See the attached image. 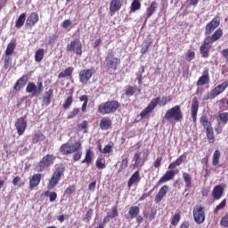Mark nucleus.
<instances>
[{
    "label": "nucleus",
    "mask_w": 228,
    "mask_h": 228,
    "mask_svg": "<svg viewBox=\"0 0 228 228\" xmlns=\"http://www.w3.org/2000/svg\"><path fill=\"white\" fill-rule=\"evenodd\" d=\"M12 65V58L10 56L6 55L4 59V69H8Z\"/></svg>",
    "instance_id": "603ef678"
},
{
    "label": "nucleus",
    "mask_w": 228,
    "mask_h": 228,
    "mask_svg": "<svg viewBox=\"0 0 228 228\" xmlns=\"http://www.w3.org/2000/svg\"><path fill=\"white\" fill-rule=\"evenodd\" d=\"M228 86V82H223L222 84L216 86L210 94H208V99H215L220 94H223L225 91V88Z\"/></svg>",
    "instance_id": "9d476101"
},
{
    "label": "nucleus",
    "mask_w": 228,
    "mask_h": 228,
    "mask_svg": "<svg viewBox=\"0 0 228 228\" xmlns=\"http://www.w3.org/2000/svg\"><path fill=\"white\" fill-rule=\"evenodd\" d=\"M162 158L161 157H158L155 163H154V167L155 168H159V167H161V161H162Z\"/></svg>",
    "instance_id": "0e129e2a"
},
{
    "label": "nucleus",
    "mask_w": 228,
    "mask_h": 228,
    "mask_svg": "<svg viewBox=\"0 0 228 228\" xmlns=\"http://www.w3.org/2000/svg\"><path fill=\"white\" fill-rule=\"evenodd\" d=\"M44 49H39L36 52V54H35V60L37 62H40L42 60H44Z\"/></svg>",
    "instance_id": "4c0bfd02"
},
{
    "label": "nucleus",
    "mask_w": 228,
    "mask_h": 228,
    "mask_svg": "<svg viewBox=\"0 0 228 228\" xmlns=\"http://www.w3.org/2000/svg\"><path fill=\"white\" fill-rule=\"evenodd\" d=\"M110 218H115L118 216V210L117 209V207L112 208V212L108 214Z\"/></svg>",
    "instance_id": "864d4df0"
},
{
    "label": "nucleus",
    "mask_w": 228,
    "mask_h": 228,
    "mask_svg": "<svg viewBox=\"0 0 228 228\" xmlns=\"http://www.w3.org/2000/svg\"><path fill=\"white\" fill-rule=\"evenodd\" d=\"M211 47L202 45L200 48L202 58H209V50Z\"/></svg>",
    "instance_id": "bb28decb"
},
{
    "label": "nucleus",
    "mask_w": 228,
    "mask_h": 228,
    "mask_svg": "<svg viewBox=\"0 0 228 228\" xmlns=\"http://www.w3.org/2000/svg\"><path fill=\"white\" fill-rule=\"evenodd\" d=\"M126 95H133L136 94V87H128L126 91Z\"/></svg>",
    "instance_id": "4d7b16f0"
},
{
    "label": "nucleus",
    "mask_w": 228,
    "mask_h": 228,
    "mask_svg": "<svg viewBox=\"0 0 228 228\" xmlns=\"http://www.w3.org/2000/svg\"><path fill=\"white\" fill-rule=\"evenodd\" d=\"M138 181H140V172L136 171L128 181V188H131L134 183H138Z\"/></svg>",
    "instance_id": "b1692460"
},
{
    "label": "nucleus",
    "mask_w": 228,
    "mask_h": 228,
    "mask_svg": "<svg viewBox=\"0 0 228 228\" xmlns=\"http://www.w3.org/2000/svg\"><path fill=\"white\" fill-rule=\"evenodd\" d=\"M172 101L170 96H163L161 99L157 97L153 99L151 103L141 112V117H146L148 113H151V110H154L159 104V106H166L167 102Z\"/></svg>",
    "instance_id": "f257e3e1"
},
{
    "label": "nucleus",
    "mask_w": 228,
    "mask_h": 228,
    "mask_svg": "<svg viewBox=\"0 0 228 228\" xmlns=\"http://www.w3.org/2000/svg\"><path fill=\"white\" fill-rule=\"evenodd\" d=\"M207 138L209 141V143H213L215 142V133L213 132V128L207 130Z\"/></svg>",
    "instance_id": "a19ab883"
},
{
    "label": "nucleus",
    "mask_w": 228,
    "mask_h": 228,
    "mask_svg": "<svg viewBox=\"0 0 228 228\" xmlns=\"http://www.w3.org/2000/svg\"><path fill=\"white\" fill-rule=\"evenodd\" d=\"M45 140V135L42 133H37L34 135L32 142L33 143H40V142H44Z\"/></svg>",
    "instance_id": "2f4dec72"
},
{
    "label": "nucleus",
    "mask_w": 228,
    "mask_h": 228,
    "mask_svg": "<svg viewBox=\"0 0 228 228\" xmlns=\"http://www.w3.org/2000/svg\"><path fill=\"white\" fill-rule=\"evenodd\" d=\"M96 167L100 170H102V169L106 168V164H104V162L102 161V159H99L96 160Z\"/></svg>",
    "instance_id": "09e8293b"
},
{
    "label": "nucleus",
    "mask_w": 228,
    "mask_h": 228,
    "mask_svg": "<svg viewBox=\"0 0 228 228\" xmlns=\"http://www.w3.org/2000/svg\"><path fill=\"white\" fill-rule=\"evenodd\" d=\"M100 127H101V129H102L104 131H108V129H110V127H111V119L103 118L101 120Z\"/></svg>",
    "instance_id": "4be33fe9"
},
{
    "label": "nucleus",
    "mask_w": 228,
    "mask_h": 228,
    "mask_svg": "<svg viewBox=\"0 0 228 228\" xmlns=\"http://www.w3.org/2000/svg\"><path fill=\"white\" fill-rule=\"evenodd\" d=\"M222 35H224L222 28H217L210 37H212V41L216 42L222 38Z\"/></svg>",
    "instance_id": "7c9ffc66"
},
{
    "label": "nucleus",
    "mask_w": 228,
    "mask_h": 228,
    "mask_svg": "<svg viewBox=\"0 0 228 228\" xmlns=\"http://www.w3.org/2000/svg\"><path fill=\"white\" fill-rule=\"evenodd\" d=\"M50 202H54V200H56V199H58V194H56V192H50Z\"/></svg>",
    "instance_id": "69168bd1"
},
{
    "label": "nucleus",
    "mask_w": 228,
    "mask_h": 228,
    "mask_svg": "<svg viewBox=\"0 0 228 228\" xmlns=\"http://www.w3.org/2000/svg\"><path fill=\"white\" fill-rule=\"evenodd\" d=\"M82 163H87V165H89V163H92V151L88 150L86 153V158L84 160H82Z\"/></svg>",
    "instance_id": "79ce46f5"
},
{
    "label": "nucleus",
    "mask_w": 228,
    "mask_h": 228,
    "mask_svg": "<svg viewBox=\"0 0 228 228\" xmlns=\"http://www.w3.org/2000/svg\"><path fill=\"white\" fill-rule=\"evenodd\" d=\"M128 213L132 219L136 218V216H138V213H140V208H138L137 206H133L129 208Z\"/></svg>",
    "instance_id": "c85d7f7f"
},
{
    "label": "nucleus",
    "mask_w": 228,
    "mask_h": 228,
    "mask_svg": "<svg viewBox=\"0 0 228 228\" xmlns=\"http://www.w3.org/2000/svg\"><path fill=\"white\" fill-rule=\"evenodd\" d=\"M164 120H170L174 118L176 122H181L183 120V111L181 110V106L175 105V107L167 110Z\"/></svg>",
    "instance_id": "f03ea898"
},
{
    "label": "nucleus",
    "mask_w": 228,
    "mask_h": 228,
    "mask_svg": "<svg viewBox=\"0 0 228 228\" xmlns=\"http://www.w3.org/2000/svg\"><path fill=\"white\" fill-rule=\"evenodd\" d=\"M127 163H128L127 159H123V160L121 161V165H120L121 170L127 168Z\"/></svg>",
    "instance_id": "680f3d73"
},
{
    "label": "nucleus",
    "mask_w": 228,
    "mask_h": 228,
    "mask_svg": "<svg viewBox=\"0 0 228 228\" xmlns=\"http://www.w3.org/2000/svg\"><path fill=\"white\" fill-rule=\"evenodd\" d=\"M179 220H181V215L175 214L171 221L172 225H177Z\"/></svg>",
    "instance_id": "3c124183"
},
{
    "label": "nucleus",
    "mask_w": 228,
    "mask_h": 228,
    "mask_svg": "<svg viewBox=\"0 0 228 228\" xmlns=\"http://www.w3.org/2000/svg\"><path fill=\"white\" fill-rule=\"evenodd\" d=\"M82 156H83V148L81 147V142H80L79 148L73 152V160L79 161Z\"/></svg>",
    "instance_id": "393cba45"
},
{
    "label": "nucleus",
    "mask_w": 228,
    "mask_h": 228,
    "mask_svg": "<svg viewBox=\"0 0 228 228\" xmlns=\"http://www.w3.org/2000/svg\"><path fill=\"white\" fill-rule=\"evenodd\" d=\"M174 175H175V172L174 170H169L159 179V183H167V181L174 179Z\"/></svg>",
    "instance_id": "412c9836"
},
{
    "label": "nucleus",
    "mask_w": 228,
    "mask_h": 228,
    "mask_svg": "<svg viewBox=\"0 0 228 228\" xmlns=\"http://www.w3.org/2000/svg\"><path fill=\"white\" fill-rule=\"evenodd\" d=\"M222 195H224V187L222 185H216L212 191V197L215 200H220L222 199Z\"/></svg>",
    "instance_id": "a211bd4d"
},
{
    "label": "nucleus",
    "mask_w": 228,
    "mask_h": 228,
    "mask_svg": "<svg viewBox=\"0 0 228 228\" xmlns=\"http://www.w3.org/2000/svg\"><path fill=\"white\" fill-rule=\"evenodd\" d=\"M220 26V20H218L216 18L213 19L208 24H207L205 28V34L207 37H209L213 31H215L216 28Z\"/></svg>",
    "instance_id": "ddd939ff"
},
{
    "label": "nucleus",
    "mask_w": 228,
    "mask_h": 228,
    "mask_svg": "<svg viewBox=\"0 0 228 228\" xmlns=\"http://www.w3.org/2000/svg\"><path fill=\"white\" fill-rule=\"evenodd\" d=\"M219 119L223 124H227L228 121V112H224L219 115Z\"/></svg>",
    "instance_id": "a18cd8bd"
},
{
    "label": "nucleus",
    "mask_w": 228,
    "mask_h": 228,
    "mask_svg": "<svg viewBox=\"0 0 228 228\" xmlns=\"http://www.w3.org/2000/svg\"><path fill=\"white\" fill-rule=\"evenodd\" d=\"M213 42L215 41H213V38L211 37H207L204 40L203 45L211 48V44H213Z\"/></svg>",
    "instance_id": "8fccbe9b"
},
{
    "label": "nucleus",
    "mask_w": 228,
    "mask_h": 228,
    "mask_svg": "<svg viewBox=\"0 0 228 228\" xmlns=\"http://www.w3.org/2000/svg\"><path fill=\"white\" fill-rule=\"evenodd\" d=\"M26 92L32 94V95H37V86L34 83L29 82L27 86Z\"/></svg>",
    "instance_id": "72a5a7b5"
},
{
    "label": "nucleus",
    "mask_w": 228,
    "mask_h": 228,
    "mask_svg": "<svg viewBox=\"0 0 228 228\" xmlns=\"http://www.w3.org/2000/svg\"><path fill=\"white\" fill-rule=\"evenodd\" d=\"M26 121L24 118H20L15 123L16 129L18 131V134H24V131H26Z\"/></svg>",
    "instance_id": "dca6fc26"
},
{
    "label": "nucleus",
    "mask_w": 228,
    "mask_h": 228,
    "mask_svg": "<svg viewBox=\"0 0 228 228\" xmlns=\"http://www.w3.org/2000/svg\"><path fill=\"white\" fill-rule=\"evenodd\" d=\"M116 110H118V102L110 101L106 102L99 106L98 111L102 115H110V113H115Z\"/></svg>",
    "instance_id": "7ed1b4c3"
},
{
    "label": "nucleus",
    "mask_w": 228,
    "mask_h": 228,
    "mask_svg": "<svg viewBox=\"0 0 228 228\" xmlns=\"http://www.w3.org/2000/svg\"><path fill=\"white\" fill-rule=\"evenodd\" d=\"M120 63V61L113 55V53H109L106 57V65L108 69H117V65Z\"/></svg>",
    "instance_id": "f8f14e48"
},
{
    "label": "nucleus",
    "mask_w": 228,
    "mask_h": 228,
    "mask_svg": "<svg viewBox=\"0 0 228 228\" xmlns=\"http://www.w3.org/2000/svg\"><path fill=\"white\" fill-rule=\"evenodd\" d=\"M111 152V145L108 144L103 148V151H102V154H110Z\"/></svg>",
    "instance_id": "e2e57ef3"
},
{
    "label": "nucleus",
    "mask_w": 228,
    "mask_h": 228,
    "mask_svg": "<svg viewBox=\"0 0 228 228\" xmlns=\"http://www.w3.org/2000/svg\"><path fill=\"white\" fill-rule=\"evenodd\" d=\"M208 83H209V76L208 74H204L199 78L197 86H203V85H206Z\"/></svg>",
    "instance_id": "cd10ccee"
},
{
    "label": "nucleus",
    "mask_w": 228,
    "mask_h": 228,
    "mask_svg": "<svg viewBox=\"0 0 228 228\" xmlns=\"http://www.w3.org/2000/svg\"><path fill=\"white\" fill-rule=\"evenodd\" d=\"M140 6H142L140 2L138 0H134L131 5L132 12H136V10H140Z\"/></svg>",
    "instance_id": "37998d69"
},
{
    "label": "nucleus",
    "mask_w": 228,
    "mask_h": 228,
    "mask_svg": "<svg viewBox=\"0 0 228 228\" xmlns=\"http://www.w3.org/2000/svg\"><path fill=\"white\" fill-rule=\"evenodd\" d=\"M40 181H42V175L36 174L32 175L29 181L30 189L33 190V188H37V186L40 184Z\"/></svg>",
    "instance_id": "6ab92c4d"
},
{
    "label": "nucleus",
    "mask_w": 228,
    "mask_h": 228,
    "mask_svg": "<svg viewBox=\"0 0 228 228\" xmlns=\"http://www.w3.org/2000/svg\"><path fill=\"white\" fill-rule=\"evenodd\" d=\"M183 177L186 188H191V175H190L188 173H183Z\"/></svg>",
    "instance_id": "f704fd0d"
},
{
    "label": "nucleus",
    "mask_w": 228,
    "mask_h": 228,
    "mask_svg": "<svg viewBox=\"0 0 228 228\" xmlns=\"http://www.w3.org/2000/svg\"><path fill=\"white\" fill-rule=\"evenodd\" d=\"M24 22H26V13H21L16 20L15 28H22V26H24Z\"/></svg>",
    "instance_id": "a878e982"
},
{
    "label": "nucleus",
    "mask_w": 228,
    "mask_h": 228,
    "mask_svg": "<svg viewBox=\"0 0 228 228\" xmlns=\"http://www.w3.org/2000/svg\"><path fill=\"white\" fill-rule=\"evenodd\" d=\"M74 70V68H67L64 71L61 72L58 76L59 78L61 77H69V76H72V72Z\"/></svg>",
    "instance_id": "473e14b6"
},
{
    "label": "nucleus",
    "mask_w": 228,
    "mask_h": 228,
    "mask_svg": "<svg viewBox=\"0 0 228 228\" xmlns=\"http://www.w3.org/2000/svg\"><path fill=\"white\" fill-rule=\"evenodd\" d=\"M77 113H79V109H74L70 114L68 116V118H74V117H76V115H77Z\"/></svg>",
    "instance_id": "bf43d9fd"
},
{
    "label": "nucleus",
    "mask_w": 228,
    "mask_h": 228,
    "mask_svg": "<svg viewBox=\"0 0 228 228\" xmlns=\"http://www.w3.org/2000/svg\"><path fill=\"white\" fill-rule=\"evenodd\" d=\"M198 111H199V102L197 101V98H193L191 102V117H192L193 122L197 121Z\"/></svg>",
    "instance_id": "aec40b11"
},
{
    "label": "nucleus",
    "mask_w": 228,
    "mask_h": 228,
    "mask_svg": "<svg viewBox=\"0 0 228 228\" xmlns=\"http://www.w3.org/2000/svg\"><path fill=\"white\" fill-rule=\"evenodd\" d=\"M53 98V89H49L43 97L44 104H49L51 102V99Z\"/></svg>",
    "instance_id": "c756f323"
},
{
    "label": "nucleus",
    "mask_w": 228,
    "mask_h": 228,
    "mask_svg": "<svg viewBox=\"0 0 228 228\" xmlns=\"http://www.w3.org/2000/svg\"><path fill=\"white\" fill-rule=\"evenodd\" d=\"M61 174H63V168L58 167L55 172L53 173L49 184H48V189L53 190L56 184H58V182L61 178Z\"/></svg>",
    "instance_id": "1a4fd4ad"
},
{
    "label": "nucleus",
    "mask_w": 228,
    "mask_h": 228,
    "mask_svg": "<svg viewBox=\"0 0 228 228\" xmlns=\"http://www.w3.org/2000/svg\"><path fill=\"white\" fill-rule=\"evenodd\" d=\"M81 47V41H79V39H75L73 42L67 45V51L69 53L73 52L77 53L78 56H81V54H83Z\"/></svg>",
    "instance_id": "6e6552de"
},
{
    "label": "nucleus",
    "mask_w": 228,
    "mask_h": 228,
    "mask_svg": "<svg viewBox=\"0 0 228 228\" xmlns=\"http://www.w3.org/2000/svg\"><path fill=\"white\" fill-rule=\"evenodd\" d=\"M221 225L228 228V216H225L221 220Z\"/></svg>",
    "instance_id": "13d9d810"
},
{
    "label": "nucleus",
    "mask_w": 228,
    "mask_h": 228,
    "mask_svg": "<svg viewBox=\"0 0 228 228\" xmlns=\"http://www.w3.org/2000/svg\"><path fill=\"white\" fill-rule=\"evenodd\" d=\"M42 92H44V86H43L42 82H38L36 95H40V94H42Z\"/></svg>",
    "instance_id": "6e6d98bb"
},
{
    "label": "nucleus",
    "mask_w": 228,
    "mask_h": 228,
    "mask_svg": "<svg viewBox=\"0 0 228 228\" xmlns=\"http://www.w3.org/2000/svg\"><path fill=\"white\" fill-rule=\"evenodd\" d=\"M167 193H168V186L164 185L160 188L157 195L155 196V202L159 204V202H161L163 200L164 197H167Z\"/></svg>",
    "instance_id": "4468645a"
},
{
    "label": "nucleus",
    "mask_w": 228,
    "mask_h": 228,
    "mask_svg": "<svg viewBox=\"0 0 228 228\" xmlns=\"http://www.w3.org/2000/svg\"><path fill=\"white\" fill-rule=\"evenodd\" d=\"M72 104V96H69L66 99V102H64V104L62 105V108L64 110H69V108H70V105Z\"/></svg>",
    "instance_id": "c03bdc74"
},
{
    "label": "nucleus",
    "mask_w": 228,
    "mask_h": 228,
    "mask_svg": "<svg viewBox=\"0 0 228 228\" xmlns=\"http://www.w3.org/2000/svg\"><path fill=\"white\" fill-rule=\"evenodd\" d=\"M13 186H22V181L20 180V176H15L12 180Z\"/></svg>",
    "instance_id": "de8ad7c7"
},
{
    "label": "nucleus",
    "mask_w": 228,
    "mask_h": 228,
    "mask_svg": "<svg viewBox=\"0 0 228 228\" xmlns=\"http://www.w3.org/2000/svg\"><path fill=\"white\" fill-rule=\"evenodd\" d=\"M122 8V0H112L110 5V12L111 15L116 12H118Z\"/></svg>",
    "instance_id": "f3484780"
},
{
    "label": "nucleus",
    "mask_w": 228,
    "mask_h": 228,
    "mask_svg": "<svg viewBox=\"0 0 228 228\" xmlns=\"http://www.w3.org/2000/svg\"><path fill=\"white\" fill-rule=\"evenodd\" d=\"M181 163H183V157H179L175 161L172 162L168 168L169 169H174L175 168V167H179V165H181Z\"/></svg>",
    "instance_id": "ea45409f"
},
{
    "label": "nucleus",
    "mask_w": 228,
    "mask_h": 228,
    "mask_svg": "<svg viewBox=\"0 0 228 228\" xmlns=\"http://www.w3.org/2000/svg\"><path fill=\"white\" fill-rule=\"evenodd\" d=\"M202 126L204 127V129H206V131H209L211 129H213V126H211V122L207 121V123H202Z\"/></svg>",
    "instance_id": "052dcab7"
},
{
    "label": "nucleus",
    "mask_w": 228,
    "mask_h": 228,
    "mask_svg": "<svg viewBox=\"0 0 228 228\" xmlns=\"http://www.w3.org/2000/svg\"><path fill=\"white\" fill-rule=\"evenodd\" d=\"M220 156H221L220 151L216 150L215 152H214L213 160H212V163H213L214 167H216V165H218Z\"/></svg>",
    "instance_id": "e433bc0d"
},
{
    "label": "nucleus",
    "mask_w": 228,
    "mask_h": 228,
    "mask_svg": "<svg viewBox=\"0 0 228 228\" xmlns=\"http://www.w3.org/2000/svg\"><path fill=\"white\" fill-rule=\"evenodd\" d=\"M186 56H187V61H191V60H193V58H195V52L189 50L186 53Z\"/></svg>",
    "instance_id": "5fc2aeb1"
},
{
    "label": "nucleus",
    "mask_w": 228,
    "mask_h": 228,
    "mask_svg": "<svg viewBox=\"0 0 228 228\" xmlns=\"http://www.w3.org/2000/svg\"><path fill=\"white\" fill-rule=\"evenodd\" d=\"M26 83H28V77L27 76L21 77L14 85V90H20V88H22V86H24Z\"/></svg>",
    "instance_id": "5701e85b"
},
{
    "label": "nucleus",
    "mask_w": 228,
    "mask_h": 228,
    "mask_svg": "<svg viewBox=\"0 0 228 228\" xmlns=\"http://www.w3.org/2000/svg\"><path fill=\"white\" fill-rule=\"evenodd\" d=\"M225 204H227V201L224 200L219 205H217L214 210L215 213H218L220 209H224L225 208Z\"/></svg>",
    "instance_id": "49530a36"
},
{
    "label": "nucleus",
    "mask_w": 228,
    "mask_h": 228,
    "mask_svg": "<svg viewBox=\"0 0 228 228\" xmlns=\"http://www.w3.org/2000/svg\"><path fill=\"white\" fill-rule=\"evenodd\" d=\"M147 158H149V151L147 150L142 151V152H135L134 155V167H143L145 161H147Z\"/></svg>",
    "instance_id": "423d86ee"
},
{
    "label": "nucleus",
    "mask_w": 228,
    "mask_h": 228,
    "mask_svg": "<svg viewBox=\"0 0 228 228\" xmlns=\"http://www.w3.org/2000/svg\"><path fill=\"white\" fill-rule=\"evenodd\" d=\"M80 143L81 142H76L75 143H71V144L69 142H66L61 146L60 151L64 156H67L69 154H74V152H76V151L79 149Z\"/></svg>",
    "instance_id": "39448f33"
},
{
    "label": "nucleus",
    "mask_w": 228,
    "mask_h": 228,
    "mask_svg": "<svg viewBox=\"0 0 228 228\" xmlns=\"http://www.w3.org/2000/svg\"><path fill=\"white\" fill-rule=\"evenodd\" d=\"M54 155L47 154L42 160L36 166V172H44L45 168L51 167L54 163Z\"/></svg>",
    "instance_id": "20e7f679"
},
{
    "label": "nucleus",
    "mask_w": 228,
    "mask_h": 228,
    "mask_svg": "<svg viewBox=\"0 0 228 228\" xmlns=\"http://www.w3.org/2000/svg\"><path fill=\"white\" fill-rule=\"evenodd\" d=\"M38 13L32 12L26 20V27L27 28H33L37 22H38Z\"/></svg>",
    "instance_id": "2eb2a0df"
},
{
    "label": "nucleus",
    "mask_w": 228,
    "mask_h": 228,
    "mask_svg": "<svg viewBox=\"0 0 228 228\" xmlns=\"http://www.w3.org/2000/svg\"><path fill=\"white\" fill-rule=\"evenodd\" d=\"M158 6V4H156V2H153L151 6L148 8V13H147V17H151L152 15V13H154V12H156V8Z\"/></svg>",
    "instance_id": "58836bf2"
},
{
    "label": "nucleus",
    "mask_w": 228,
    "mask_h": 228,
    "mask_svg": "<svg viewBox=\"0 0 228 228\" xmlns=\"http://www.w3.org/2000/svg\"><path fill=\"white\" fill-rule=\"evenodd\" d=\"M95 74V69H83L79 72V79L80 83H88L90 77Z\"/></svg>",
    "instance_id": "9b49d317"
},
{
    "label": "nucleus",
    "mask_w": 228,
    "mask_h": 228,
    "mask_svg": "<svg viewBox=\"0 0 228 228\" xmlns=\"http://www.w3.org/2000/svg\"><path fill=\"white\" fill-rule=\"evenodd\" d=\"M13 51H15V43H10L7 45L6 51H5V55L6 56H12L13 54Z\"/></svg>",
    "instance_id": "c9c22d12"
},
{
    "label": "nucleus",
    "mask_w": 228,
    "mask_h": 228,
    "mask_svg": "<svg viewBox=\"0 0 228 228\" xmlns=\"http://www.w3.org/2000/svg\"><path fill=\"white\" fill-rule=\"evenodd\" d=\"M96 184H97V182H96V181L92 182V183L89 184V186H88V190H89L90 191H95V186H96Z\"/></svg>",
    "instance_id": "338daca9"
},
{
    "label": "nucleus",
    "mask_w": 228,
    "mask_h": 228,
    "mask_svg": "<svg viewBox=\"0 0 228 228\" xmlns=\"http://www.w3.org/2000/svg\"><path fill=\"white\" fill-rule=\"evenodd\" d=\"M193 216L196 224H203L204 220H206V212H204V208L195 206L193 208Z\"/></svg>",
    "instance_id": "0eeeda50"
},
{
    "label": "nucleus",
    "mask_w": 228,
    "mask_h": 228,
    "mask_svg": "<svg viewBox=\"0 0 228 228\" xmlns=\"http://www.w3.org/2000/svg\"><path fill=\"white\" fill-rule=\"evenodd\" d=\"M222 54H223V57L225 58V60L228 61V48L223 50Z\"/></svg>",
    "instance_id": "774afa93"
}]
</instances>
